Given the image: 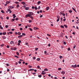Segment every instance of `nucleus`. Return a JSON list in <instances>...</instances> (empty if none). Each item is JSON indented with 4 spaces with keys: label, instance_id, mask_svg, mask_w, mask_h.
<instances>
[{
    "label": "nucleus",
    "instance_id": "1",
    "mask_svg": "<svg viewBox=\"0 0 79 79\" xmlns=\"http://www.w3.org/2000/svg\"><path fill=\"white\" fill-rule=\"evenodd\" d=\"M29 14L30 15V16H32L33 15V13L32 12H29Z\"/></svg>",
    "mask_w": 79,
    "mask_h": 79
},
{
    "label": "nucleus",
    "instance_id": "2",
    "mask_svg": "<svg viewBox=\"0 0 79 79\" xmlns=\"http://www.w3.org/2000/svg\"><path fill=\"white\" fill-rule=\"evenodd\" d=\"M30 16H30V15H29V14L26 15H25L26 18H27V17H29V18H30Z\"/></svg>",
    "mask_w": 79,
    "mask_h": 79
},
{
    "label": "nucleus",
    "instance_id": "3",
    "mask_svg": "<svg viewBox=\"0 0 79 79\" xmlns=\"http://www.w3.org/2000/svg\"><path fill=\"white\" fill-rule=\"evenodd\" d=\"M72 68H76V67H77V66L76 65H72Z\"/></svg>",
    "mask_w": 79,
    "mask_h": 79
},
{
    "label": "nucleus",
    "instance_id": "4",
    "mask_svg": "<svg viewBox=\"0 0 79 79\" xmlns=\"http://www.w3.org/2000/svg\"><path fill=\"white\" fill-rule=\"evenodd\" d=\"M15 16L16 15L15 14L13 15V18H14V19H15V18L16 17V16Z\"/></svg>",
    "mask_w": 79,
    "mask_h": 79
},
{
    "label": "nucleus",
    "instance_id": "5",
    "mask_svg": "<svg viewBox=\"0 0 79 79\" xmlns=\"http://www.w3.org/2000/svg\"><path fill=\"white\" fill-rule=\"evenodd\" d=\"M9 8H10V9H13L14 7L12 6H9Z\"/></svg>",
    "mask_w": 79,
    "mask_h": 79
},
{
    "label": "nucleus",
    "instance_id": "6",
    "mask_svg": "<svg viewBox=\"0 0 79 79\" xmlns=\"http://www.w3.org/2000/svg\"><path fill=\"white\" fill-rule=\"evenodd\" d=\"M61 73L62 74L64 75V74H65V72L64 71H62L61 72Z\"/></svg>",
    "mask_w": 79,
    "mask_h": 79
},
{
    "label": "nucleus",
    "instance_id": "7",
    "mask_svg": "<svg viewBox=\"0 0 79 79\" xmlns=\"http://www.w3.org/2000/svg\"><path fill=\"white\" fill-rule=\"evenodd\" d=\"M23 37V35H19L18 36V38H21V37Z\"/></svg>",
    "mask_w": 79,
    "mask_h": 79
},
{
    "label": "nucleus",
    "instance_id": "8",
    "mask_svg": "<svg viewBox=\"0 0 79 79\" xmlns=\"http://www.w3.org/2000/svg\"><path fill=\"white\" fill-rule=\"evenodd\" d=\"M29 8V7H27L25 8V10H28Z\"/></svg>",
    "mask_w": 79,
    "mask_h": 79
},
{
    "label": "nucleus",
    "instance_id": "9",
    "mask_svg": "<svg viewBox=\"0 0 79 79\" xmlns=\"http://www.w3.org/2000/svg\"><path fill=\"white\" fill-rule=\"evenodd\" d=\"M34 29H35V30H36V29H39V28L36 27H35L34 28Z\"/></svg>",
    "mask_w": 79,
    "mask_h": 79
},
{
    "label": "nucleus",
    "instance_id": "10",
    "mask_svg": "<svg viewBox=\"0 0 79 79\" xmlns=\"http://www.w3.org/2000/svg\"><path fill=\"white\" fill-rule=\"evenodd\" d=\"M10 1H7L6 2V4H8V3H10Z\"/></svg>",
    "mask_w": 79,
    "mask_h": 79
},
{
    "label": "nucleus",
    "instance_id": "11",
    "mask_svg": "<svg viewBox=\"0 0 79 79\" xmlns=\"http://www.w3.org/2000/svg\"><path fill=\"white\" fill-rule=\"evenodd\" d=\"M2 38L3 39H6V37H5V36H4L2 37Z\"/></svg>",
    "mask_w": 79,
    "mask_h": 79
},
{
    "label": "nucleus",
    "instance_id": "12",
    "mask_svg": "<svg viewBox=\"0 0 79 79\" xmlns=\"http://www.w3.org/2000/svg\"><path fill=\"white\" fill-rule=\"evenodd\" d=\"M72 9L76 13V10H75V9L74 8V7H72Z\"/></svg>",
    "mask_w": 79,
    "mask_h": 79
},
{
    "label": "nucleus",
    "instance_id": "13",
    "mask_svg": "<svg viewBox=\"0 0 79 79\" xmlns=\"http://www.w3.org/2000/svg\"><path fill=\"white\" fill-rule=\"evenodd\" d=\"M38 76L39 77H40V78H41V77H42V75H38Z\"/></svg>",
    "mask_w": 79,
    "mask_h": 79
},
{
    "label": "nucleus",
    "instance_id": "14",
    "mask_svg": "<svg viewBox=\"0 0 79 79\" xmlns=\"http://www.w3.org/2000/svg\"><path fill=\"white\" fill-rule=\"evenodd\" d=\"M41 3V2L40 1H38L37 2V4H38V5H39V4H40V3Z\"/></svg>",
    "mask_w": 79,
    "mask_h": 79
},
{
    "label": "nucleus",
    "instance_id": "15",
    "mask_svg": "<svg viewBox=\"0 0 79 79\" xmlns=\"http://www.w3.org/2000/svg\"><path fill=\"white\" fill-rule=\"evenodd\" d=\"M21 4H23V5H24V4H26V2H21Z\"/></svg>",
    "mask_w": 79,
    "mask_h": 79
},
{
    "label": "nucleus",
    "instance_id": "16",
    "mask_svg": "<svg viewBox=\"0 0 79 79\" xmlns=\"http://www.w3.org/2000/svg\"><path fill=\"white\" fill-rule=\"evenodd\" d=\"M46 10H47V11L48 10H49V7H46Z\"/></svg>",
    "mask_w": 79,
    "mask_h": 79
},
{
    "label": "nucleus",
    "instance_id": "17",
    "mask_svg": "<svg viewBox=\"0 0 79 79\" xmlns=\"http://www.w3.org/2000/svg\"><path fill=\"white\" fill-rule=\"evenodd\" d=\"M44 71H48V69H44Z\"/></svg>",
    "mask_w": 79,
    "mask_h": 79
},
{
    "label": "nucleus",
    "instance_id": "18",
    "mask_svg": "<svg viewBox=\"0 0 79 79\" xmlns=\"http://www.w3.org/2000/svg\"><path fill=\"white\" fill-rule=\"evenodd\" d=\"M0 29H3V28L2 27V26L1 25H0Z\"/></svg>",
    "mask_w": 79,
    "mask_h": 79
},
{
    "label": "nucleus",
    "instance_id": "19",
    "mask_svg": "<svg viewBox=\"0 0 79 79\" xmlns=\"http://www.w3.org/2000/svg\"><path fill=\"white\" fill-rule=\"evenodd\" d=\"M30 18H31L32 20H33V19H34V18H33V17H32V16H30Z\"/></svg>",
    "mask_w": 79,
    "mask_h": 79
},
{
    "label": "nucleus",
    "instance_id": "20",
    "mask_svg": "<svg viewBox=\"0 0 79 79\" xmlns=\"http://www.w3.org/2000/svg\"><path fill=\"white\" fill-rule=\"evenodd\" d=\"M21 33L20 32H18V33H17L18 35H21Z\"/></svg>",
    "mask_w": 79,
    "mask_h": 79
},
{
    "label": "nucleus",
    "instance_id": "21",
    "mask_svg": "<svg viewBox=\"0 0 79 79\" xmlns=\"http://www.w3.org/2000/svg\"><path fill=\"white\" fill-rule=\"evenodd\" d=\"M22 35H23V36L26 35V34H25L24 33H22Z\"/></svg>",
    "mask_w": 79,
    "mask_h": 79
},
{
    "label": "nucleus",
    "instance_id": "22",
    "mask_svg": "<svg viewBox=\"0 0 79 79\" xmlns=\"http://www.w3.org/2000/svg\"><path fill=\"white\" fill-rule=\"evenodd\" d=\"M64 26L65 27V28H67L68 27V26L66 25H64Z\"/></svg>",
    "mask_w": 79,
    "mask_h": 79
},
{
    "label": "nucleus",
    "instance_id": "23",
    "mask_svg": "<svg viewBox=\"0 0 79 79\" xmlns=\"http://www.w3.org/2000/svg\"><path fill=\"white\" fill-rule=\"evenodd\" d=\"M69 13H72V12H73V11L71 10H69Z\"/></svg>",
    "mask_w": 79,
    "mask_h": 79
},
{
    "label": "nucleus",
    "instance_id": "24",
    "mask_svg": "<svg viewBox=\"0 0 79 79\" xmlns=\"http://www.w3.org/2000/svg\"><path fill=\"white\" fill-rule=\"evenodd\" d=\"M13 43H14L13 41H11L10 42V44H13Z\"/></svg>",
    "mask_w": 79,
    "mask_h": 79
},
{
    "label": "nucleus",
    "instance_id": "25",
    "mask_svg": "<svg viewBox=\"0 0 79 79\" xmlns=\"http://www.w3.org/2000/svg\"><path fill=\"white\" fill-rule=\"evenodd\" d=\"M6 32H4L3 33H2L3 35H5L6 34Z\"/></svg>",
    "mask_w": 79,
    "mask_h": 79
},
{
    "label": "nucleus",
    "instance_id": "26",
    "mask_svg": "<svg viewBox=\"0 0 79 79\" xmlns=\"http://www.w3.org/2000/svg\"><path fill=\"white\" fill-rule=\"evenodd\" d=\"M59 20H60V18H59L57 19V20H56L57 22H58V21H59Z\"/></svg>",
    "mask_w": 79,
    "mask_h": 79
},
{
    "label": "nucleus",
    "instance_id": "27",
    "mask_svg": "<svg viewBox=\"0 0 79 79\" xmlns=\"http://www.w3.org/2000/svg\"><path fill=\"white\" fill-rule=\"evenodd\" d=\"M74 46L73 47V48L74 49V48H76V46L75 44H74Z\"/></svg>",
    "mask_w": 79,
    "mask_h": 79
},
{
    "label": "nucleus",
    "instance_id": "28",
    "mask_svg": "<svg viewBox=\"0 0 79 79\" xmlns=\"http://www.w3.org/2000/svg\"><path fill=\"white\" fill-rule=\"evenodd\" d=\"M14 56L15 57H16L17 58H19V57H18V56Z\"/></svg>",
    "mask_w": 79,
    "mask_h": 79
},
{
    "label": "nucleus",
    "instance_id": "29",
    "mask_svg": "<svg viewBox=\"0 0 79 79\" xmlns=\"http://www.w3.org/2000/svg\"><path fill=\"white\" fill-rule=\"evenodd\" d=\"M41 74H43V75H45V73H44L43 72H42L41 73Z\"/></svg>",
    "mask_w": 79,
    "mask_h": 79
},
{
    "label": "nucleus",
    "instance_id": "30",
    "mask_svg": "<svg viewBox=\"0 0 79 79\" xmlns=\"http://www.w3.org/2000/svg\"><path fill=\"white\" fill-rule=\"evenodd\" d=\"M1 13H4V11H3V10H1Z\"/></svg>",
    "mask_w": 79,
    "mask_h": 79
},
{
    "label": "nucleus",
    "instance_id": "31",
    "mask_svg": "<svg viewBox=\"0 0 79 79\" xmlns=\"http://www.w3.org/2000/svg\"><path fill=\"white\" fill-rule=\"evenodd\" d=\"M15 3H16V4H18L19 2H15Z\"/></svg>",
    "mask_w": 79,
    "mask_h": 79
},
{
    "label": "nucleus",
    "instance_id": "32",
    "mask_svg": "<svg viewBox=\"0 0 79 79\" xmlns=\"http://www.w3.org/2000/svg\"><path fill=\"white\" fill-rule=\"evenodd\" d=\"M40 60V59L39 58H38L37 59V61H39Z\"/></svg>",
    "mask_w": 79,
    "mask_h": 79
},
{
    "label": "nucleus",
    "instance_id": "33",
    "mask_svg": "<svg viewBox=\"0 0 79 79\" xmlns=\"http://www.w3.org/2000/svg\"><path fill=\"white\" fill-rule=\"evenodd\" d=\"M18 42L19 43H21V41L20 40H19Z\"/></svg>",
    "mask_w": 79,
    "mask_h": 79
},
{
    "label": "nucleus",
    "instance_id": "34",
    "mask_svg": "<svg viewBox=\"0 0 79 79\" xmlns=\"http://www.w3.org/2000/svg\"><path fill=\"white\" fill-rule=\"evenodd\" d=\"M44 54H45V55H48V54H46V53H47V52L46 51H45L44 52Z\"/></svg>",
    "mask_w": 79,
    "mask_h": 79
},
{
    "label": "nucleus",
    "instance_id": "35",
    "mask_svg": "<svg viewBox=\"0 0 79 79\" xmlns=\"http://www.w3.org/2000/svg\"><path fill=\"white\" fill-rule=\"evenodd\" d=\"M60 27H61L62 28H64V26L63 25H61L60 26Z\"/></svg>",
    "mask_w": 79,
    "mask_h": 79
},
{
    "label": "nucleus",
    "instance_id": "36",
    "mask_svg": "<svg viewBox=\"0 0 79 79\" xmlns=\"http://www.w3.org/2000/svg\"><path fill=\"white\" fill-rule=\"evenodd\" d=\"M29 29L30 30V31H32V29L31 28H29Z\"/></svg>",
    "mask_w": 79,
    "mask_h": 79
},
{
    "label": "nucleus",
    "instance_id": "37",
    "mask_svg": "<svg viewBox=\"0 0 79 79\" xmlns=\"http://www.w3.org/2000/svg\"><path fill=\"white\" fill-rule=\"evenodd\" d=\"M28 67H29V68H32V66H31V65H29L28 66Z\"/></svg>",
    "mask_w": 79,
    "mask_h": 79
},
{
    "label": "nucleus",
    "instance_id": "38",
    "mask_svg": "<svg viewBox=\"0 0 79 79\" xmlns=\"http://www.w3.org/2000/svg\"><path fill=\"white\" fill-rule=\"evenodd\" d=\"M5 27L6 28H8V26L7 25H6L5 26Z\"/></svg>",
    "mask_w": 79,
    "mask_h": 79
},
{
    "label": "nucleus",
    "instance_id": "39",
    "mask_svg": "<svg viewBox=\"0 0 79 79\" xmlns=\"http://www.w3.org/2000/svg\"><path fill=\"white\" fill-rule=\"evenodd\" d=\"M16 53L17 55H18H18H19V53H18V52H16Z\"/></svg>",
    "mask_w": 79,
    "mask_h": 79
},
{
    "label": "nucleus",
    "instance_id": "40",
    "mask_svg": "<svg viewBox=\"0 0 79 79\" xmlns=\"http://www.w3.org/2000/svg\"><path fill=\"white\" fill-rule=\"evenodd\" d=\"M10 10H11L10 9H7V11H10Z\"/></svg>",
    "mask_w": 79,
    "mask_h": 79
},
{
    "label": "nucleus",
    "instance_id": "41",
    "mask_svg": "<svg viewBox=\"0 0 79 79\" xmlns=\"http://www.w3.org/2000/svg\"><path fill=\"white\" fill-rule=\"evenodd\" d=\"M14 21H15L14 19H12V20H11L12 22H13Z\"/></svg>",
    "mask_w": 79,
    "mask_h": 79
},
{
    "label": "nucleus",
    "instance_id": "42",
    "mask_svg": "<svg viewBox=\"0 0 79 79\" xmlns=\"http://www.w3.org/2000/svg\"><path fill=\"white\" fill-rule=\"evenodd\" d=\"M35 10H37V6H35Z\"/></svg>",
    "mask_w": 79,
    "mask_h": 79
},
{
    "label": "nucleus",
    "instance_id": "43",
    "mask_svg": "<svg viewBox=\"0 0 79 79\" xmlns=\"http://www.w3.org/2000/svg\"><path fill=\"white\" fill-rule=\"evenodd\" d=\"M29 23H31V22H32V20H29Z\"/></svg>",
    "mask_w": 79,
    "mask_h": 79
},
{
    "label": "nucleus",
    "instance_id": "44",
    "mask_svg": "<svg viewBox=\"0 0 79 79\" xmlns=\"http://www.w3.org/2000/svg\"><path fill=\"white\" fill-rule=\"evenodd\" d=\"M16 49H17L16 48H14V50H16Z\"/></svg>",
    "mask_w": 79,
    "mask_h": 79
},
{
    "label": "nucleus",
    "instance_id": "45",
    "mask_svg": "<svg viewBox=\"0 0 79 79\" xmlns=\"http://www.w3.org/2000/svg\"><path fill=\"white\" fill-rule=\"evenodd\" d=\"M40 18H42V17H43V15H41L40 16Z\"/></svg>",
    "mask_w": 79,
    "mask_h": 79
},
{
    "label": "nucleus",
    "instance_id": "46",
    "mask_svg": "<svg viewBox=\"0 0 79 79\" xmlns=\"http://www.w3.org/2000/svg\"><path fill=\"white\" fill-rule=\"evenodd\" d=\"M58 69L59 70V71H60V70H61V68H59Z\"/></svg>",
    "mask_w": 79,
    "mask_h": 79
},
{
    "label": "nucleus",
    "instance_id": "47",
    "mask_svg": "<svg viewBox=\"0 0 79 79\" xmlns=\"http://www.w3.org/2000/svg\"><path fill=\"white\" fill-rule=\"evenodd\" d=\"M3 46H4V44H2L1 45V47H3Z\"/></svg>",
    "mask_w": 79,
    "mask_h": 79
},
{
    "label": "nucleus",
    "instance_id": "48",
    "mask_svg": "<svg viewBox=\"0 0 79 79\" xmlns=\"http://www.w3.org/2000/svg\"><path fill=\"white\" fill-rule=\"evenodd\" d=\"M9 33L10 34H13V33L11 31H10L9 32Z\"/></svg>",
    "mask_w": 79,
    "mask_h": 79
},
{
    "label": "nucleus",
    "instance_id": "49",
    "mask_svg": "<svg viewBox=\"0 0 79 79\" xmlns=\"http://www.w3.org/2000/svg\"><path fill=\"white\" fill-rule=\"evenodd\" d=\"M64 45H66V42H65V41H64Z\"/></svg>",
    "mask_w": 79,
    "mask_h": 79
},
{
    "label": "nucleus",
    "instance_id": "50",
    "mask_svg": "<svg viewBox=\"0 0 79 79\" xmlns=\"http://www.w3.org/2000/svg\"><path fill=\"white\" fill-rule=\"evenodd\" d=\"M19 5L18 4L17 5L16 7H17V8H19Z\"/></svg>",
    "mask_w": 79,
    "mask_h": 79
},
{
    "label": "nucleus",
    "instance_id": "51",
    "mask_svg": "<svg viewBox=\"0 0 79 79\" xmlns=\"http://www.w3.org/2000/svg\"><path fill=\"white\" fill-rule=\"evenodd\" d=\"M18 63H19V64H21V62L19 61Z\"/></svg>",
    "mask_w": 79,
    "mask_h": 79
},
{
    "label": "nucleus",
    "instance_id": "52",
    "mask_svg": "<svg viewBox=\"0 0 79 79\" xmlns=\"http://www.w3.org/2000/svg\"><path fill=\"white\" fill-rule=\"evenodd\" d=\"M15 20H16V21H18V18H16L15 19Z\"/></svg>",
    "mask_w": 79,
    "mask_h": 79
},
{
    "label": "nucleus",
    "instance_id": "53",
    "mask_svg": "<svg viewBox=\"0 0 79 79\" xmlns=\"http://www.w3.org/2000/svg\"><path fill=\"white\" fill-rule=\"evenodd\" d=\"M59 58H60V59H61V58H63V57L62 56H60Z\"/></svg>",
    "mask_w": 79,
    "mask_h": 79
},
{
    "label": "nucleus",
    "instance_id": "54",
    "mask_svg": "<svg viewBox=\"0 0 79 79\" xmlns=\"http://www.w3.org/2000/svg\"><path fill=\"white\" fill-rule=\"evenodd\" d=\"M7 48H9L10 47L8 45H7L6 46Z\"/></svg>",
    "mask_w": 79,
    "mask_h": 79
},
{
    "label": "nucleus",
    "instance_id": "55",
    "mask_svg": "<svg viewBox=\"0 0 79 79\" xmlns=\"http://www.w3.org/2000/svg\"><path fill=\"white\" fill-rule=\"evenodd\" d=\"M2 34H3V33H2V32L0 33V35H2Z\"/></svg>",
    "mask_w": 79,
    "mask_h": 79
},
{
    "label": "nucleus",
    "instance_id": "56",
    "mask_svg": "<svg viewBox=\"0 0 79 79\" xmlns=\"http://www.w3.org/2000/svg\"><path fill=\"white\" fill-rule=\"evenodd\" d=\"M31 8H32V9H34V6H32Z\"/></svg>",
    "mask_w": 79,
    "mask_h": 79
},
{
    "label": "nucleus",
    "instance_id": "57",
    "mask_svg": "<svg viewBox=\"0 0 79 79\" xmlns=\"http://www.w3.org/2000/svg\"><path fill=\"white\" fill-rule=\"evenodd\" d=\"M20 31H22V30H23V28H20Z\"/></svg>",
    "mask_w": 79,
    "mask_h": 79
},
{
    "label": "nucleus",
    "instance_id": "58",
    "mask_svg": "<svg viewBox=\"0 0 79 79\" xmlns=\"http://www.w3.org/2000/svg\"><path fill=\"white\" fill-rule=\"evenodd\" d=\"M68 51H69V50H70V48H68Z\"/></svg>",
    "mask_w": 79,
    "mask_h": 79
},
{
    "label": "nucleus",
    "instance_id": "59",
    "mask_svg": "<svg viewBox=\"0 0 79 79\" xmlns=\"http://www.w3.org/2000/svg\"><path fill=\"white\" fill-rule=\"evenodd\" d=\"M37 50H38V48H35V50L36 51H37Z\"/></svg>",
    "mask_w": 79,
    "mask_h": 79
},
{
    "label": "nucleus",
    "instance_id": "60",
    "mask_svg": "<svg viewBox=\"0 0 79 79\" xmlns=\"http://www.w3.org/2000/svg\"><path fill=\"white\" fill-rule=\"evenodd\" d=\"M47 35H48V36H49V37L50 36V35L48 34H47Z\"/></svg>",
    "mask_w": 79,
    "mask_h": 79
},
{
    "label": "nucleus",
    "instance_id": "61",
    "mask_svg": "<svg viewBox=\"0 0 79 79\" xmlns=\"http://www.w3.org/2000/svg\"><path fill=\"white\" fill-rule=\"evenodd\" d=\"M6 19H9V17H6Z\"/></svg>",
    "mask_w": 79,
    "mask_h": 79
},
{
    "label": "nucleus",
    "instance_id": "62",
    "mask_svg": "<svg viewBox=\"0 0 79 79\" xmlns=\"http://www.w3.org/2000/svg\"><path fill=\"white\" fill-rule=\"evenodd\" d=\"M33 60H35V57H33Z\"/></svg>",
    "mask_w": 79,
    "mask_h": 79
},
{
    "label": "nucleus",
    "instance_id": "63",
    "mask_svg": "<svg viewBox=\"0 0 79 79\" xmlns=\"http://www.w3.org/2000/svg\"><path fill=\"white\" fill-rule=\"evenodd\" d=\"M21 26V24H19V26Z\"/></svg>",
    "mask_w": 79,
    "mask_h": 79
},
{
    "label": "nucleus",
    "instance_id": "64",
    "mask_svg": "<svg viewBox=\"0 0 79 79\" xmlns=\"http://www.w3.org/2000/svg\"><path fill=\"white\" fill-rule=\"evenodd\" d=\"M18 45H20V43H18Z\"/></svg>",
    "mask_w": 79,
    "mask_h": 79
}]
</instances>
